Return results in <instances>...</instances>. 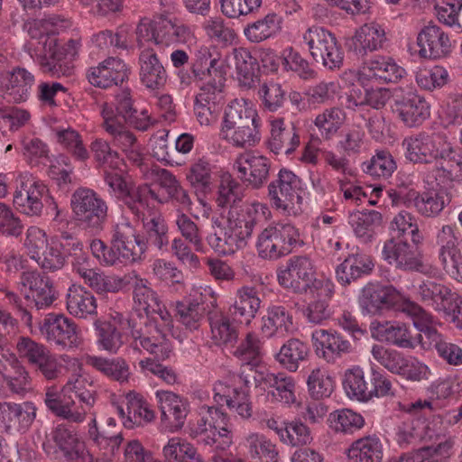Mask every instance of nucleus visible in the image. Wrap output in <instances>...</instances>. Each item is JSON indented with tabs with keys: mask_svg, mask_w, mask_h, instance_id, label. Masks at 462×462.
I'll use <instances>...</instances> for the list:
<instances>
[{
	"mask_svg": "<svg viewBox=\"0 0 462 462\" xmlns=\"http://www.w3.org/2000/svg\"><path fill=\"white\" fill-rule=\"evenodd\" d=\"M124 169L117 162V199L123 200L130 211L138 216L140 209L148 205L150 200L165 203L169 196L180 185L175 176L166 169L156 170V181L159 189L149 185L136 187L133 177L128 173L126 164L122 159Z\"/></svg>",
	"mask_w": 462,
	"mask_h": 462,
	"instance_id": "1",
	"label": "nucleus"
},
{
	"mask_svg": "<svg viewBox=\"0 0 462 462\" xmlns=\"http://www.w3.org/2000/svg\"><path fill=\"white\" fill-rule=\"evenodd\" d=\"M261 119L254 104L245 98H236L227 105L220 134L235 147L254 146L261 139Z\"/></svg>",
	"mask_w": 462,
	"mask_h": 462,
	"instance_id": "2",
	"label": "nucleus"
},
{
	"mask_svg": "<svg viewBox=\"0 0 462 462\" xmlns=\"http://www.w3.org/2000/svg\"><path fill=\"white\" fill-rule=\"evenodd\" d=\"M302 245L299 229L284 222H275L263 228L255 245L259 256L268 260H278Z\"/></svg>",
	"mask_w": 462,
	"mask_h": 462,
	"instance_id": "3",
	"label": "nucleus"
},
{
	"mask_svg": "<svg viewBox=\"0 0 462 462\" xmlns=\"http://www.w3.org/2000/svg\"><path fill=\"white\" fill-rule=\"evenodd\" d=\"M132 75V66L117 59V118L122 117L137 130L146 131L154 120L146 109L140 110L134 106Z\"/></svg>",
	"mask_w": 462,
	"mask_h": 462,
	"instance_id": "4",
	"label": "nucleus"
},
{
	"mask_svg": "<svg viewBox=\"0 0 462 462\" xmlns=\"http://www.w3.org/2000/svg\"><path fill=\"white\" fill-rule=\"evenodd\" d=\"M301 180L292 171L282 168L268 185V197L274 209L286 216L300 211Z\"/></svg>",
	"mask_w": 462,
	"mask_h": 462,
	"instance_id": "5",
	"label": "nucleus"
},
{
	"mask_svg": "<svg viewBox=\"0 0 462 462\" xmlns=\"http://www.w3.org/2000/svg\"><path fill=\"white\" fill-rule=\"evenodd\" d=\"M227 414L219 408L202 405L199 410V419L191 428V433L193 437L200 438L207 445H212L221 439L218 447L225 449L232 444Z\"/></svg>",
	"mask_w": 462,
	"mask_h": 462,
	"instance_id": "6",
	"label": "nucleus"
},
{
	"mask_svg": "<svg viewBox=\"0 0 462 462\" xmlns=\"http://www.w3.org/2000/svg\"><path fill=\"white\" fill-rule=\"evenodd\" d=\"M189 30L187 26L170 19H142L136 28L139 45L153 42L158 47H167L187 40Z\"/></svg>",
	"mask_w": 462,
	"mask_h": 462,
	"instance_id": "7",
	"label": "nucleus"
},
{
	"mask_svg": "<svg viewBox=\"0 0 462 462\" xmlns=\"http://www.w3.org/2000/svg\"><path fill=\"white\" fill-rule=\"evenodd\" d=\"M213 400L217 405H226L231 412L242 419L252 417L253 405L249 389L239 375L233 374L218 380L213 386Z\"/></svg>",
	"mask_w": 462,
	"mask_h": 462,
	"instance_id": "8",
	"label": "nucleus"
},
{
	"mask_svg": "<svg viewBox=\"0 0 462 462\" xmlns=\"http://www.w3.org/2000/svg\"><path fill=\"white\" fill-rule=\"evenodd\" d=\"M313 60L328 69H339L343 64L344 52L336 36L319 26H312L303 33Z\"/></svg>",
	"mask_w": 462,
	"mask_h": 462,
	"instance_id": "9",
	"label": "nucleus"
},
{
	"mask_svg": "<svg viewBox=\"0 0 462 462\" xmlns=\"http://www.w3.org/2000/svg\"><path fill=\"white\" fill-rule=\"evenodd\" d=\"M48 189L30 174H21L14 194V205L17 210L27 216H39L43 208V199H49ZM50 208L59 216L58 205L51 198Z\"/></svg>",
	"mask_w": 462,
	"mask_h": 462,
	"instance_id": "10",
	"label": "nucleus"
},
{
	"mask_svg": "<svg viewBox=\"0 0 462 462\" xmlns=\"http://www.w3.org/2000/svg\"><path fill=\"white\" fill-rule=\"evenodd\" d=\"M224 78L216 75L213 79L199 86L194 99V115L200 125L211 126L217 123L222 110Z\"/></svg>",
	"mask_w": 462,
	"mask_h": 462,
	"instance_id": "11",
	"label": "nucleus"
},
{
	"mask_svg": "<svg viewBox=\"0 0 462 462\" xmlns=\"http://www.w3.org/2000/svg\"><path fill=\"white\" fill-rule=\"evenodd\" d=\"M71 208L79 225L85 229L97 230L106 217L104 200L89 189L79 188L71 196Z\"/></svg>",
	"mask_w": 462,
	"mask_h": 462,
	"instance_id": "12",
	"label": "nucleus"
},
{
	"mask_svg": "<svg viewBox=\"0 0 462 462\" xmlns=\"http://www.w3.org/2000/svg\"><path fill=\"white\" fill-rule=\"evenodd\" d=\"M277 280L284 289L303 293L309 289L313 291L315 282L319 279L315 278L314 265L308 256L295 255L277 271Z\"/></svg>",
	"mask_w": 462,
	"mask_h": 462,
	"instance_id": "13",
	"label": "nucleus"
},
{
	"mask_svg": "<svg viewBox=\"0 0 462 462\" xmlns=\"http://www.w3.org/2000/svg\"><path fill=\"white\" fill-rule=\"evenodd\" d=\"M40 331L48 342L63 349L76 348L81 344L79 326L64 314H48L40 326Z\"/></svg>",
	"mask_w": 462,
	"mask_h": 462,
	"instance_id": "14",
	"label": "nucleus"
},
{
	"mask_svg": "<svg viewBox=\"0 0 462 462\" xmlns=\"http://www.w3.org/2000/svg\"><path fill=\"white\" fill-rule=\"evenodd\" d=\"M447 142L439 134L420 132L407 136L402 141L405 158L413 163L429 164L445 152Z\"/></svg>",
	"mask_w": 462,
	"mask_h": 462,
	"instance_id": "15",
	"label": "nucleus"
},
{
	"mask_svg": "<svg viewBox=\"0 0 462 462\" xmlns=\"http://www.w3.org/2000/svg\"><path fill=\"white\" fill-rule=\"evenodd\" d=\"M405 69L391 57L375 56L358 69L357 81L361 86L374 83H395L404 77Z\"/></svg>",
	"mask_w": 462,
	"mask_h": 462,
	"instance_id": "16",
	"label": "nucleus"
},
{
	"mask_svg": "<svg viewBox=\"0 0 462 462\" xmlns=\"http://www.w3.org/2000/svg\"><path fill=\"white\" fill-rule=\"evenodd\" d=\"M272 162L254 152H243L235 161L234 168L240 180L253 189L262 188L268 180Z\"/></svg>",
	"mask_w": 462,
	"mask_h": 462,
	"instance_id": "17",
	"label": "nucleus"
},
{
	"mask_svg": "<svg viewBox=\"0 0 462 462\" xmlns=\"http://www.w3.org/2000/svg\"><path fill=\"white\" fill-rule=\"evenodd\" d=\"M382 255L388 263L403 271H420L423 266L418 248L400 236L384 242Z\"/></svg>",
	"mask_w": 462,
	"mask_h": 462,
	"instance_id": "18",
	"label": "nucleus"
},
{
	"mask_svg": "<svg viewBox=\"0 0 462 462\" xmlns=\"http://www.w3.org/2000/svg\"><path fill=\"white\" fill-rule=\"evenodd\" d=\"M311 341L316 355L329 364L336 363L344 355L352 352L351 343L336 331L315 329L311 333Z\"/></svg>",
	"mask_w": 462,
	"mask_h": 462,
	"instance_id": "19",
	"label": "nucleus"
},
{
	"mask_svg": "<svg viewBox=\"0 0 462 462\" xmlns=\"http://www.w3.org/2000/svg\"><path fill=\"white\" fill-rule=\"evenodd\" d=\"M404 300L393 286L369 283L363 288L359 302L368 313L377 314L400 303L402 305Z\"/></svg>",
	"mask_w": 462,
	"mask_h": 462,
	"instance_id": "20",
	"label": "nucleus"
},
{
	"mask_svg": "<svg viewBox=\"0 0 462 462\" xmlns=\"http://www.w3.org/2000/svg\"><path fill=\"white\" fill-rule=\"evenodd\" d=\"M34 81V76L21 67L4 71L0 73V96L15 103L26 101Z\"/></svg>",
	"mask_w": 462,
	"mask_h": 462,
	"instance_id": "21",
	"label": "nucleus"
},
{
	"mask_svg": "<svg viewBox=\"0 0 462 462\" xmlns=\"http://www.w3.org/2000/svg\"><path fill=\"white\" fill-rule=\"evenodd\" d=\"M42 53L38 57V63L43 73L51 77H69L73 67L66 60V54L59 47L57 39L51 36H42L40 40Z\"/></svg>",
	"mask_w": 462,
	"mask_h": 462,
	"instance_id": "22",
	"label": "nucleus"
},
{
	"mask_svg": "<svg viewBox=\"0 0 462 462\" xmlns=\"http://www.w3.org/2000/svg\"><path fill=\"white\" fill-rule=\"evenodd\" d=\"M139 76L142 84L148 89L159 90L167 82V71L151 46L140 45Z\"/></svg>",
	"mask_w": 462,
	"mask_h": 462,
	"instance_id": "23",
	"label": "nucleus"
},
{
	"mask_svg": "<svg viewBox=\"0 0 462 462\" xmlns=\"http://www.w3.org/2000/svg\"><path fill=\"white\" fill-rule=\"evenodd\" d=\"M51 439L68 460L75 462L91 461L85 442L79 438L71 427L59 424L51 431Z\"/></svg>",
	"mask_w": 462,
	"mask_h": 462,
	"instance_id": "24",
	"label": "nucleus"
},
{
	"mask_svg": "<svg viewBox=\"0 0 462 462\" xmlns=\"http://www.w3.org/2000/svg\"><path fill=\"white\" fill-rule=\"evenodd\" d=\"M146 249V242L129 223L117 226V261L124 264L141 261Z\"/></svg>",
	"mask_w": 462,
	"mask_h": 462,
	"instance_id": "25",
	"label": "nucleus"
},
{
	"mask_svg": "<svg viewBox=\"0 0 462 462\" xmlns=\"http://www.w3.org/2000/svg\"><path fill=\"white\" fill-rule=\"evenodd\" d=\"M122 406L117 407V413L124 420L125 428L132 429L134 425L151 422L154 420V411L149 403L139 393L130 391L122 397Z\"/></svg>",
	"mask_w": 462,
	"mask_h": 462,
	"instance_id": "26",
	"label": "nucleus"
},
{
	"mask_svg": "<svg viewBox=\"0 0 462 462\" xmlns=\"http://www.w3.org/2000/svg\"><path fill=\"white\" fill-rule=\"evenodd\" d=\"M419 55L426 59H439L447 56L451 42L447 33L435 24L425 26L418 34Z\"/></svg>",
	"mask_w": 462,
	"mask_h": 462,
	"instance_id": "27",
	"label": "nucleus"
},
{
	"mask_svg": "<svg viewBox=\"0 0 462 462\" xmlns=\"http://www.w3.org/2000/svg\"><path fill=\"white\" fill-rule=\"evenodd\" d=\"M317 298L310 301L303 310L304 318L309 323L321 325L330 318L329 300L335 291L334 283L328 279H321L314 283Z\"/></svg>",
	"mask_w": 462,
	"mask_h": 462,
	"instance_id": "28",
	"label": "nucleus"
},
{
	"mask_svg": "<svg viewBox=\"0 0 462 462\" xmlns=\"http://www.w3.org/2000/svg\"><path fill=\"white\" fill-rule=\"evenodd\" d=\"M21 282L28 287L30 294L25 300L36 310H43L50 307L56 299L52 282L49 277L41 275L37 272H25L22 274Z\"/></svg>",
	"mask_w": 462,
	"mask_h": 462,
	"instance_id": "29",
	"label": "nucleus"
},
{
	"mask_svg": "<svg viewBox=\"0 0 462 462\" xmlns=\"http://www.w3.org/2000/svg\"><path fill=\"white\" fill-rule=\"evenodd\" d=\"M393 111L407 127H416L430 117V106L424 97L409 94L395 100Z\"/></svg>",
	"mask_w": 462,
	"mask_h": 462,
	"instance_id": "30",
	"label": "nucleus"
},
{
	"mask_svg": "<svg viewBox=\"0 0 462 462\" xmlns=\"http://www.w3.org/2000/svg\"><path fill=\"white\" fill-rule=\"evenodd\" d=\"M270 137L268 148L275 154L283 152L287 155L293 153L300 144V137L297 128L292 125L285 127L282 117H274L270 121Z\"/></svg>",
	"mask_w": 462,
	"mask_h": 462,
	"instance_id": "31",
	"label": "nucleus"
},
{
	"mask_svg": "<svg viewBox=\"0 0 462 462\" xmlns=\"http://www.w3.org/2000/svg\"><path fill=\"white\" fill-rule=\"evenodd\" d=\"M155 396L159 403L162 420L171 424L172 428L180 429L189 413L188 402L171 391L158 390Z\"/></svg>",
	"mask_w": 462,
	"mask_h": 462,
	"instance_id": "32",
	"label": "nucleus"
},
{
	"mask_svg": "<svg viewBox=\"0 0 462 462\" xmlns=\"http://www.w3.org/2000/svg\"><path fill=\"white\" fill-rule=\"evenodd\" d=\"M374 263L371 256L356 250L348 254L336 268V278L341 285H349L372 273Z\"/></svg>",
	"mask_w": 462,
	"mask_h": 462,
	"instance_id": "33",
	"label": "nucleus"
},
{
	"mask_svg": "<svg viewBox=\"0 0 462 462\" xmlns=\"http://www.w3.org/2000/svg\"><path fill=\"white\" fill-rule=\"evenodd\" d=\"M261 299L255 287L245 285L237 289L235 300L229 308L234 319L249 325L261 308Z\"/></svg>",
	"mask_w": 462,
	"mask_h": 462,
	"instance_id": "34",
	"label": "nucleus"
},
{
	"mask_svg": "<svg viewBox=\"0 0 462 462\" xmlns=\"http://www.w3.org/2000/svg\"><path fill=\"white\" fill-rule=\"evenodd\" d=\"M96 392L93 382L84 375H77L69 379L61 391L64 394L72 395L75 399L76 411L83 412V420L96 402Z\"/></svg>",
	"mask_w": 462,
	"mask_h": 462,
	"instance_id": "35",
	"label": "nucleus"
},
{
	"mask_svg": "<svg viewBox=\"0 0 462 462\" xmlns=\"http://www.w3.org/2000/svg\"><path fill=\"white\" fill-rule=\"evenodd\" d=\"M146 280L139 278L134 273L117 279V290L126 285L134 288V299L138 308L147 315L153 314V310L162 303L157 293L147 286Z\"/></svg>",
	"mask_w": 462,
	"mask_h": 462,
	"instance_id": "36",
	"label": "nucleus"
},
{
	"mask_svg": "<svg viewBox=\"0 0 462 462\" xmlns=\"http://www.w3.org/2000/svg\"><path fill=\"white\" fill-rule=\"evenodd\" d=\"M387 42L383 25L371 22L358 28L353 37L355 51L360 55L383 49Z\"/></svg>",
	"mask_w": 462,
	"mask_h": 462,
	"instance_id": "37",
	"label": "nucleus"
},
{
	"mask_svg": "<svg viewBox=\"0 0 462 462\" xmlns=\"http://www.w3.org/2000/svg\"><path fill=\"white\" fill-rule=\"evenodd\" d=\"M68 312L78 319L93 318L97 314V304L95 296L86 288L73 284L66 295Z\"/></svg>",
	"mask_w": 462,
	"mask_h": 462,
	"instance_id": "38",
	"label": "nucleus"
},
{
	"mask_svg": "<svg viewBox=\"0 0 462 462\" xmlns=\"http://www.w3.org/2000/svg\"><path fill=\"white\" fill-rule=\"evenodd\" d=\"M430 441L433 442L431 445L413 452V460L415 462H449L455 454V438L433 432V439Z\"/></svg>",
	"mask_w": 462,
	"mask_h": 462,
	"instance_id": "39",
	"label": "nucleus"
},
{
	"mask_svg": "<svg viewBox=\"0 0 462 462\" xmlns=\"http://www.w3.org/2000/svg\"><path fill=\"white\" fill-rule=\"evenodd\" d=\"M348 223L356 237L367 244L375 238L383 225V216L376 210L356 211L349 215Z\"/></svg>",
	"mask_w": 462,
	"mask_h": 462,
	"instance_id": "40",
	"label": "nucleus"
},
{
	"mask_svg": "<svg viewBox=\"0 0 462 462\" xmlns=\"http://www.w3.org/2000/svg\"><path fill=\"white\" fill-rule=\"evenodd\" d=\"M349 462H382L383 446L376 435H367L355 440L346 450Z\"/></svg>",
	"mask_w": 462,
	"mask_h": 462,
	"instance_id": "41",
	"label": "nucleus"
},
{
	"mask_svg": "<svg viewBox=\"0 0 462 462\" xmlns=\"http://www.w3.org/2000/svg\"><path fill=\"white\" fill-rule=\"evenodd\" d=\"M264 387L272 388L270 393L273 397L282 403L291 404L295 402V382L294 379L284 373H260L256 379Z\"/></svg>",
	"mask_w": 462,
	"mask_h": 462,
	"instance_id": "42",
	"label": "nucleus"
},
{
	"mask_svg": "<svg viewBox=\"0 0 462 462\" xmlns=\"http://www.w3.org/2000/svg\"><path fill=\"white\" fill-rule=\"evenodd\" d=\"M229 214L252 235L256 226L263 225L272 217L269 206L258 200L246 202L239 211H229Z\"/></svg>",
	"mask_w": 462,
	"mask_h": 462,
	"instance_id": "43",
	"label": "nucleus"
},
{
	"mask_svg": "<svg viewBox=\"0 0 462 462\" xmlns=\"http://www.w3.org/2000/svg\"><path fill=\"white\" fill-rule=\"evenodd\" d=\"M282 18L275 13H269L263 18L245 27V38L253 43H259L276 36L281 31Z\"/></svg>",
	"mask_w": 462,
	"mask_h": 462,
	"instance_id": "44",
	"label": "nucleus"
},
{
	"mask_svg": "<svg viewBox=\"0 0 462 462\" xmlns=\"http://www.w3.org/2000/svg\"><path fill=\"white\" fill-rule=\"evenodd\" d=\"M157 335L145 336L143 333L134 330L132 331V346L134 350H140V346L148 353L154 356L158 360H166L171 353V346L166 339L165 334L155 330Z\"/></svg>",
	"mask_w": 462,
	"mask_h": 462,
	"instance_id": "45",
	"label": "nucleus"
},
{
	"mask_svg": "<svg viewBox=\"0 0 462 462\" xmlns=\"http://www.w3.org/2000/svg\"><path fill=\"white\" fill-rule=\"evenodd\" d=\"M291 313L284 306H273L262 319L261 330L264 336L271 337L275 334L284 335L292 330Z\"/></svg>",
	"mask_w": 462,
	"mask_h": 462,
	"instance_id": "46",
	"label": "nucleus"
},
{
	"mask_svg": "<svg viewBox=\"0 0 462 462\" xmlns=\"http://www.w3.org/2000/svg\"><path fill=\"white\" fill-rule=\"evenodd\" d=\"M431 439H433V430L425 421L419 420L403 421L398 426L395 435L396 442L402 448L420 441Z\"/></svg>",
	"mask_w": 462,
	"mask_h": 462,
	"instance_id": "47",
	"label": "nucleus"
},
{
	"mask_svg": "<svg viewBox=\"0 0 462 462\" xmlns=\"http://www.w3.org/2000/svg\"><path fill=\"white\" fill-rule=\"evenodd\" d=\"M211 339L217 346L234 344L238 338V331L227 315L220 310L208 313Z\"/></svg>",
	"mask_w": 462,
	"mask_h": 462,
	"instance_id": "48",
	"label": "nucleus"
},
{
	"mask_svg": "<svg viewBox=\"0 0 462 462\" xmlns=\"http://www.w3.org/2000/svg\"><path fill=\"white\" fill-rule=\"evenodd\" d=\"M71 365L79 366V363L77 358L70 357L68 355H61L58 357L49 349L47 353L33 365L35 373L47 381L58 380L64 371V365Z\"/></svg>",
	"mask_w": 462,
	"mask_h": 462,
	"instance_id": "49",
	"label": "nucleus"
},
{
	"mask_svg": "<svg viewBox=\"0 0 462 462\" xmlns=\"http://www.w3.org/2000/svg\"><path fill=\"white\" fill-rule=\"evenodd\" d=\"M346 115L337 106L328 107L317 115L313 124L317 127L321 138L326 141L332 140L343 126Z\"/></svg>",
	"mask_w": 462,
	"mask_h": 462,
	"instance_id": "50",
	"label": "nucleus"
},
{
	"mask_svg": "<svg viewBox=\"0 0 462 462\" xmlns=\"http://www.w3.org/2000/svg\"><path fill=\"white\" fill-rule=\"evenodd\" d=\"M417 291L420 301L430 306L436 311H440V309H444L446 301L455 292L446 284L431 280L423 281L418 286Z\"/></svg>",
	"mask_w": 462,
	"mask_h": 462,
	"instance_id": "51",
	"label": "nucleus"
},
{
	"mask_svg": "<svg viewBox=\"0 0 462 462\" xmlns=\"http://www.w3.org/2000/svg\"><path fill=\"white\" fill-rule=\"evenodd\" d=\"M245 446L252 459L259 462H279L276 445L263 434H248L245 437Z\"/></svg>",
	"mask_w": 462,
	"mask_h": 462,
	"instance_id": "52",
	"label": "nucleus"
},
{
	"mask_svg": "<svg viewBox=\"0 0 462 462\" xmlns=\"http://www.w3.org/2000/svg\"><path fill=\"white\" fill-rule=\"evenodd\" d=\"M374 328L378 337L392 345L402 348H412L414 346L411 333L403 323L395 321L378 322Z\"/></svg>",
	"mask_w": 462,
	"mask_h": 462,
	"instance_id": "53",
	"label": "nucleus"
},
{
	"mask_svg": "<svg viewBox=\"0 0 462 462\" xmlns=\"http://www.w3.org/2000/svg\"><path fill=\"white\" fill-rule=\"evenodd\" d=\"M240 83L251 88L255 79L259 65L257 59L253 57L249 50L245 48H235L231 53Z\"/></svg>",
	"mask_w": 462,
	"mask_h": 462,
	"instance_id": "54",
	"label": "nucleus"
},
{
	"mask_svg": "<svg viewBox=\"0 0 462 462\" xmlns=\"http://www.w3.org/2000/svg\"><path fill=\"white\" fill-rule=\"evenodd\" d=\"M309 354L310 347L306 343L298 338H291L281 347L277 360L287 370L295 372L300 363L308 358Z\"/></svg>",
	"mask_w": 462,
	"mask_h": 462,
	"instance_id": "55",
	"label": "nucleus"
},
{
	"mask_svg": "<svg viewBox=\"0 0 462 462\" xmlns=\"http://www.w3.org/2000/svg\"><path fill=\"white\" fill-rule=\"evenodd\" d=\"M445 152L439 154L436 165L432 170V175L439 185L445 186L449 182L457 181V163L456 153L448 143L444 146Z\"/></svg>",
	"mask_w": 462,
	"mask_h": 462,
	"instance_id": "56",
	"label": "nucleus"
},
{
	"mask_svg": "<svg viewBox=\"0 0 462 462\" xmlns=\"http://www.w3.org/2000/svg\"><path fill=\"white\" fill-rule=\"evenodd\" d=\"M9 366L14 370L11 374L6 369L4 374V381L8 389L15 394H24L31 389L32 379L29 372L21 364L17 356H9Z\"/></svg>",
	"mask_w": 462,
	"mask_h": 462,
	"instance_id": "57",
	"label": "nucleus"
},
{
	"mask_svg": "<svg viewBox=\"0 0 462 462\" xmlns=\"http://www.w3.org/2000/svg\"><path fill=\"white\" fill-rule=\"evenodd\" d=\"M91 150L94 152L95 159L98 166L104 171L105 181L109 186L112 191L116 190V175L115 170V158L116 152H112L109 143L102 139H97L91 144Z\"/></svg>",
	"mask_w": 462,
	"mask_h": 462,
	"instance_id": "58",
	"label": "nucleus"
},
{
	"mask_svg": "<svg viewBox=\"0 0 462 462\" xmlns=\"http://www.w3.org/2000/svg\"><path fill=\"white\" fill-rule=\"evenodd\" d=\"M162 454L166 462H194L201 457L191 443L179 437L168 440Z\"/></svg>",
	"mask_w": 462,
	"mask_h": 462,
	"instance_id": "59",
	"label": "nucleus"
},
{
	"mask_svg": "<svg viewBox=\"0 0 462 462\" xmlns=\"http://www.w3.org/2000/svg\"><path fill=\"white\" fill-rule=\"evenodd\" d=\"M343 387L350 399L369 401V387L364 370L358 366L347 369L344 374Z\"/></svg>",
	"mask_w": 462,
	"mask_h": 462,
	"instance_id": "60",
	"label": "nucleus"
},
{
	"mask_svg": "<svg viewBox=\"0 0 462 462\" xmlns=\"http://www.w3.org/2000/svg\"><path fill=\"white\" fill-rule=\"evenodd\" d=\"M308 391L316 400L329 397L335 388V381L325 367L313 368L307 379Z\"/></svg>",
	"mask_w": 462,
	"mask_h": 462,
	"instance_id": "61",
	"label": "nucleus"
},
{
	"mask_svg": "<svg viewBox=\"0 0 462 462\" xmlns=\"http://www.w3.org/2000/svg\"><path fill=\"white\" fill-rule=\"evenodd\" d=\"M367 142L363 127L360 125H351L341 134L337 147L346 156H356L365 151Z\"/></svg>",
	"mask_w": 462,
	"mask_h": 462,
	"instance_id": "62",
	"label": "nucleus"
},
{
	"mask_svg": "<svg viewBox=\"0 0 462 462\" xmlns=\"http://www.w3.org/2000/svg\"><path fill=\"white\" fill-rule=\"evenodd\" d=\"M330 428L336 432L352 434L365 425L363 416L352 410H337L329 414Z\"/></svg>",
	"mask_w": 462,
	"mask_h": 462,
	"instance_id": "63",
	"label": "nucleus"
},
{
	"mask_svg": "<svg viewBox=\"0 0 462 462\" xmlns=\"http://www.w3.org/2000/svg\"><path fill=\"white\" fill-rule=\"evenodd\" d=\"M206 35L214 42L222 46H229L237 40V34L235 30L229 27L220 17H210L207 19L203 25Z\"/></svg>",
	"mask_w": 462,
	"mask_h": 462,
	"instance_id": "64",
	"label": "nucleus"
}]
</instances>
